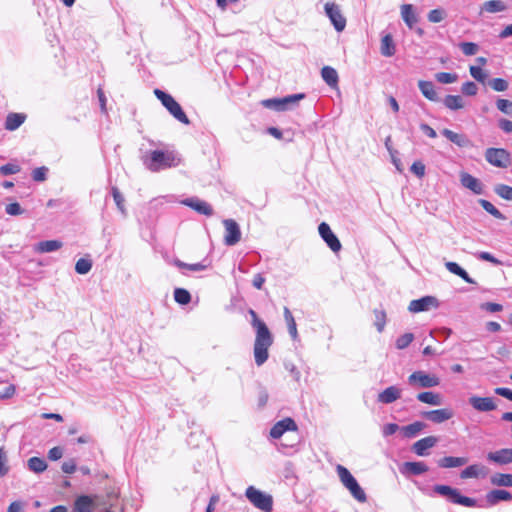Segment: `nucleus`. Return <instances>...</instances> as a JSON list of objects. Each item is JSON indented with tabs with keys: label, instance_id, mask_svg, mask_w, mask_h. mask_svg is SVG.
Masks as SVG:
<instances>
[{
	"label": "nucleus",
	"instance_id": "49",
	"mask_svg": "<svg viewBox=\"0 0 512 512\" xmlns=\"http://www.w3.org/2000/svg\"><path fill=\"white\" fill-rule=\"evenodd\" d=\"M435 79L441 84H450L457 81L458 75L456 73L439 72L435 74Z\"/></svg>",
	"mask_w": 512,
	"mask_h": 512
},
{
	"label": "nucleus",
	"instance_id": "53",
	"mask_svg": "<svg viewBox=\"0 0 512 512\" xmlns=\"http://www.w3.org/2000/svg\"><path fill=\"white\" fill-rule=\"evenodd\" d=\"M21 170L20 166L13 163H7L5 165L0 166V175L8 176L12 174L19 173Z\"/></svg>",
	"mask_w": 512,
	"mask_h": 512
},
{
	"label": "nucleus",
	"instance_id": "23",
	"mask_svg": "<svg viewBox=\"0 0 512 512\" xmlns=\"http://www.w3.org/2000/svg\"><path fill=\"white\" fill-rule=\"evenodd\" d=\"M401 397V389L397 386H389L378 394V402L382 404H391Z\"/></svg>",
	"mask_w": 512,
	"mask_h": 512
},
{
	"label": "nucleus",
	"instance_id": "11",
	"mask_svg": "<svg viewBox=\"0 0 512 512\" xmlns=\"http://www.w3.org/2000/svg\"><path fill=\"white\" fill-rule=\"evenodd\" d=\"M223 224L225 227L224 243L227 246L237 244L241 239V231L238 223L233 219H225Z\"/></svg>",
	"mask_w": 512,
	"mask_h": 512
},
{
	"label": "nucleus",
	"instance_id": "63",
	"mask_svg": "<svg viewBox=\"0 0 512 512\" xmlns=\"http://www.w3.org/2000/svg\"><path fill=\"white\" fill-rule=\"evenodd\" d=\"M61 469L66 474H72L76 471L77 465L74 459H70L62 463Z\"/></svg>",
	"mask_w": 512,
	"mask_h": 512
},
{
	"label": "nucleus",
	"instance_id": "8",
	"mask_svg": "<svg viewBox=\"0 0 512 512\" xmlns=\"http://www.w3.org/2000/svg\"><path fill=\"white\" fill-rule=\"evenodd\" d=\"M485 159L495 167L506 168L510 163V154L503 148H488Z\"/></svg>",
	"mask_w": 512,
	"mask_h": 512
},
{
	"label": "nucleus",
	"instance_id": "14",
	"mask_svg": "<svg viewBox=\"0 0 512 512\" xmlns=\"http://www.w3.org/2000/svg\"><path fill=\"white\" fill-rule=\"evenodd\" d=\"M421 416L435 424H441L450 420L454 416V412L450 408H442L437 410L424 411Z\"/></svg>",
	"mask_w": 512,
	"mask_h": 512
},
{
	"label": "nucleus",
	"instance_id": "22",
	"mask_svg": "<svg viewBox=\"0 0 512 512\" xmlns=\"http://www.w3.org/2000/svg\"><path fill=\"white\" fill-rule=\"evenodd\" d=\"M436 301L435 297L424 296L420 299L412 300L408 306V310L412 313L427 311Z\"/></svg>",
	"mask_w": 512,
	"mask_h": 512
},
{
	"label": "nucleus",
	"instance_id": "47",
	"mask_svg": "<svg viewBox=\"0 0 512 512\" xmlns=\"http://www.w3.org/2000/svg\"><path fill=\"white\" fill-rule=\"evenodd\" d=\"M92 268V261L88 258H80L75 265V271L78 274L85 275Z\"/></svg>",
	"mask_w": 512,
	"mask_h": 512
},
{
	"label": "nucleus",
	"instance_id": "32",
	"mask_svg": "<svg viewBox=\"0 0 512 512\" xmlns=\"http://www.w3.org/2000/svg\"><path fill=\"white\" fill-rule=\"evenodd\" d=\"M321 76L329 87L335 88L338 86V73L333 67L324 66L321 70Z\"/></svg>",
	"mask_w": 512,
	"mask_h": 512
},
{
	"label": "nucleus",
	"instance_id": "26",
	"mask_svg": "<svg viewBox=\"0 0 512 512\" xmlns=\"http://www.w3.org/2000/svg\"><path fill=\"white\" fill-rule=\"evenodd\" d=\"M401 17L410 29H413L418 22V17L412 4H403L401 6Z\"/></svg>",
	"mask_w": 512,
	"mask_h": 512
},
{
	"label": "nucleus",
	"instance_id": "60",
	"mask_svg": "<svg viewBox=\"0 0 512 512\" xmlns=\"http://www.w3.org/2000/svg\"><path fill=\"white\" fill-rule=\"evenodd\" d=\"M476 257L480 260H483V261H488L494 265H500L501 264V261L497 258H495L491 253L489 252H485V251H482V252H478L476 254Z\"/></svg>",
	"mask_w": 512,
	"mask_h": 512
},
{
	"label": "nucleus",
	"instance_id": "43",
	"mask_svg": "<svg viewBox=\"0 0 512 512\" xmlns=\"http://www.w3.org/2000/svg\"><path fill=\"white\" fill-rule=\"evenodd\" d=\"M284 318L287 323L288 332L292 339L295 340L298 336L297 326L291 311L287 307L284 308Z\"/></svg>",
	"mask_w": 512,
	"mask_h": 512
},
{
	"label": "nucleus",
	"instance_id": "19",
	"mask_svg": "<svg viewBox=\"0 0 512 512\" xmlns=\"http://www.w3.org/2000/svg\"><path fill=\"white\" fill-rule=\"evenodd\" d=\"M486 502L489 506H494L501 501H511L512 494L511 492L503 489H494L489 491L486 496Z\"/></svg>",
	"mask_w": 512,
	"mask_h": 512
},
{
	"label": "nucleus",
	"instance_id": "35",
	"mask_svg": "<svg viewBox=\"0 0 512 512\" xmlns=\"http://www.w3.org/2000/svg\"><path fill=\"white\" fill-rule=\"evenodd\" d=\"M426 424L421 421H415L409 425L403 426L401 428V432L406 438H414L416 437L424 428Z\"/></svg>",
	"mask_w": 512,
	"mask_h": 512
},
{
	"label": "nucleus",
	"instance_id": "16",
	"mask_svg": "<svg viewBox=\"0 0 512 512\" xmlns=\"http://www.w3.org/2000/svg\"><path fill=\"white\" fill-rule=\"evenodd\" d=\"M438 442V438L435 436H427L424 437L418 441H416L412 447L411 450L413 453H415L417 456H428L429 455V449L433 448Z\"/></svg>",
	"mask_w": 512,
	"mask_h": 512
},
{
	"label": "nucleus",
	"instance_id": "55",
	"mask_svg": "<svg viewBox=\"0 0 512 512\" xmlns=\"http://www.w3.org/2000/svg\"><path fill=\"white\" fill-rule=\"evenodd\" d=\"M496 107L502 113L512 115V102L510 100L498 99L496 101Z\"/></svg>",
	"mask_w": 512,
	"mask_h": 512
},
{
	"label": "nucleus",
	"instance_id": "27",
	"mask_svg": "<svg viewBox=\"0 0 512 512\" xmlns=\"http://www.w3.org/2000/svg\"><path fill=\"white\" fill-rule=\"evenodd\" d=\"M418 88L423 94L425 98L430 101L437 102L439 101V96L435 91V86L431 81L419 80Z\"/></svg>",
	"mask_w": 512,
	"mask_h": 512
},
{
	"label": "nucleus",
	"instance_id": "62",
	"mask_svg": "<svg viewBox=\"0 0 512 512\" xmlns=\"http://www.w3.org/2000/svg\"><path fill=\"white\" fill-rule=\"evenodd\" d=\"M410 170L417 177L422 178L424 176V174H425V165L421 161H415L411 165Z\"/></svg>",
	"mask_w": 512,
	"mask_h": 512
},
{
	"label": "nucleus",
	"instance_id": "21",
	"mask_svg": "<svg viewBox=\"0 0 512 512\" xmlns=\"http://www.w3.org/2000/svg\"><path fill=\"white\" fill-rule=\"evenodd\" d=\"M442 135L460 148L472 146L470 139L465 134L456 133L450 129H443Z\"/></svg>",
	"mask_w": 512,
	"mask_h": 512
},
{
	"label": "nucleus",
	"instance_id": "17",
	"mask_svg": "<svg viewBox=\"0 0 512 512\" xmlns=\"http://www.w3.org/2000/svg\"><path fill=\"white\" fill-rule=\"evenodd\" d=\"M460 183L464 188L471 190L476 195L484 193L483 183L467 172L460 173Z\"/></svg>",
	"mask_w": 512,
	"mask_h": 512
},
{
	"label": "nucleus",
	"instance_id": "15",
	"mask_svg": "<svg viewBox=\"0 0 512 512\" xmlns=\"http://www.w3.org/2000/svg\"><path fill=\"white\" fill-rule=\"evenodd\" d=\"M298 426L296 422L290 418H284L276 422L270 430V436L274 439H279L287 431H297Z\"/></svg>",
	"mask_w": 512,
	"mask_h": 512
},
{
	"label": "nucleus",
	"instance_id": "50",
	"mask_svg": "<svg viewBox=\"0 0 512 512\" xmlns=\"http://www.w3.org/2000/svg\"><path fill=\"white\" fill-rule=\"evenodd\" d=\"M489 86L497 92H503L508 89V82L503 78H493L488 82Z\"/></svg>",
	"mask_w": 512,
	"mask_h": 512
},
{
	"label": "nucleus",
	"instance_id": "57",
	"mask_svg": "<svg viewBox=\"0 0 512 512\" xmlns=\"http://www.w3.org/2000/svg\"><path fill=\"white\" fill-rule=\"evenodd\" d=\"M297 443H286V442H281L279 445H278V451L285 454V455H293L294 453L297 452Z\"/></svg>",
	"mask_w": 512,
	"mask_h": 512
},
{
	"label": "nucleus",
	"instance_id": "33",
	"mask_svg": "<svg viewBox=\"0 0 512 512\" xmlns=\"http://www.w3.org/2000/svg\"><path fill=\"white\" fill-rule=\"evenodd\" d=\"M62 245V242L59 240L40 241L36 244L35 251L38 253H50L60 249Z\"/></svg>",
	"mask_w": 512,
	"mask_h": 512
},
{
	"label": "nucleus",
	"instance_id": "1",
	"mask_svg": "<svg viewBox=\"0 0 512 512\" xmlns=\"http://www.w3.org/2000/svg\"><path fill=\"white\" fill-rule=\"evenodd\" d=\"M180 159L173 152H164L162 150H153L149 156L143 157V164L152 172L175 167L179 164Z\"/></svg>",
	"mask_w": 512,
	"mask_h": 512
},
{
	"label": "nucleus",
	"instance_id": "48",
	"mask_svg": "<svg viewBox=\"0 0 512 512\" xmlns=\"http://www.w3.org/2000/svg\"><path fill=\"white\" fill-rule=\"evenodd\" d=\"M414 340L413 333H405L396 339L395 346L399 350L407 348Z\"/></svg>",
	"mask_w": 512,
	"mask_h": 512
},
{
	"label": "nucleus",
	"instance_id": "40",
	"mask_svg": "<svg viewBox=\"0 0 512 512\" xmlns=\"http://www.w3.org/2000/svg\"><path fill=\"white\" fill-rule=\"evenodd\" d=\"M507 6L501 0H489L483 3L481 11L488 13H498L505 11Z\"/></svg>",
	"mask_w": 512,
	"mask_h": 512
},
{
	"label": "nucleus",
	"instance_id": "20",
	"mask_svg": "<svg viewBox=\"0 0 512 512\" xmlns=\"http://www.w3.org/2000/svg\"><path fill=\"white\" fill-rule=\"evenodd\" d=\"M428 471V466L424 462H405L400 467L403 475L418 476Z\"/></svg>",
	"mask_w": 512,
	"mask_h": 512
},
{
	"label": "nucleus",
	"instance_id": "36",
	"mask_svg": "<svg viewBox=\"0 0 512 512\" xmlns=\"http://www.w3.org/2000/svg\"><path fill=\"white\" fill-rule=\"evenodd\" d=\"M490 483L497 487H512V474L494 473L490 477Z\"/></svg>",
	"mask_w": 512,
	"mask_h": 512
},
{
	"label": "nucleus",
	"instance_id": "54",
	"mask_svg": "<svg viewBox=\"0 0 512 512\" xmlns=\"http://www.w3.org/2000/svg\"><path fill=\"white\" fill-rule=\"evenodd\" d=\"M459 47L466 56L475 55L479 48L478 45L473 42H462Z\"/></svg>",
	"mask_w": 512,
	"mask_h": 512
},
{
	"label": "nucleus",
	"instance_id": "56",
	"mask_svg": "<svg viewBox=\"0 0 512 512\" xmlns=\"http://www.w3.org/2000/svg\"><path fill=\"white\" fill-rule=\"evenodd\" d=\"M8 459L6 451L3 447L0 448V477H4L9 472V467L7 465Z\"/></svg>",
	"mask_w": 512,
	"mask_h": 512
},
{
	"label": "nucleus",
	"instance_id": "4",
	"mask_svg": "<svg viewBox=\"0 0 512 512\" xmlns=\"http://www.w3.org/2000/svg\"><path fill=\"white\" fill-rule=\"evenodd\" d=\"M433 491L440 496L446 497L450 502L465 507L477 506V501L474 498L463 496L457 488L449 485L437 484L433 487Z\"/></svg>",
	"mask_w": 512,
	"mask_h": 512
},
{
	"label": "nucleus",
	"instance_id": "39",
	"mask_svg": "<svg viewBox=\"0 0 512 512\" xmlns=\"http://www.w3.org/2000/svg\"><path fill=\"white\" fill-rule=\"evenodd\" d=\"M27 467L34 473H42L47 469V463L43 458L33 456L28 459Z\"/></svg>",
	"mask_w": 512,
	"mask_h": 512
},
{
	"label": "nucleus",
	"instance_id": "51",
	"mask_svg": "<svg viewBox=\"0 0 512 512\" xmlns=\"http://www.w3.org/2000/svg\"><path fill=\"white\" fill-rule=\"evenodd\" d=\"M445 17L446 12L441 8L433 9L427 15L428 20L432 23H439L444 20Z\"/></svg>",
	"mask_w": 512,
	"mask_h": 512
},
{
	"label": "nucleus",
	"instance_id": "7",
	"mask_svg": "<svg viewBox=\"0 0 512 512\" xmlns=\"http://www.w3.org/2000/svg\"><path fill=\"white\" fill-rule=\"evenodd\" d=\"M408 384L416 388H432L440 384V379L425 371H415L408 377Z\"/></svg>",
	"mask_w": 512,
	"mask_h": 512
},
{
	"label": "nucleus",
	"instance_id": "13",
	"mask_svg": "<svg viewBox=\"0 0 512 512\" xmlns=\"http://www.w3.org/2000/svg\"><path fill=\"white\" fill-rule=\"evenodd\" d=\"M183 205L193 209L197 213L205 216H212L214 214V210L212 206L204 201L199 199L198 197H190L186 198L181 202Z\"/></svg>",
	"mask_w": 512,
	"mask_h": 512
},
{
	"label": "nucleus",
	"instance_id": "52",
	"mask_svg": "<svg viewBox=\"0 0 512 512\" xmlns=\"http://www.w3.org/2000/svg\"><path fill=\"white\" fill-rule=\"evenodd\" d=\"M48 171L49 169L46 166L35 168L31 174L32 179L35 182H43L47 179Z\"/></svg>",
	"mask_w": 512,
	"mask_h": 512
},
{
	"label": "nucleus",
	"instance_id": "25",
	"mask_svg": "<svg viewBox=\"0 0 512 512\" xmlns=\"http://www.w3.org/2000/svg\"><path fill=\"white\" fill-rule=\"evenodd\" d=\"M26 120V114L11 112L6 116L4 128L8 131L17 130Z\"/></svg>",
	"mask_w": 512,
	"mask_h": 512
},
{
	"label": "nucleus",
	"instance_id": "31",
	"mask_svg": "<svg viewBox=\"0 0 512 512\" xmlns=\"http://www.w3.org/2000/svg\"><path fill=\"white\" fill-rule=\"evenodd\" d=\"M446 269L469 284H475V281L469 276V274L456 262L448 261L445 263Z\"/></svg>",
	"mask_w": 512,
	"mask_h": 512
},
{
	"label": "nucleus",
	"instance_id": "44",
	"mask_svg": "<svg viewBox=\"0 0 512 512\" xmlns=\"http://www.w3.org/2000/svg\"><path fill=\"white\" fill-rule=\"evenodd\" d=\"M479 204L487 213L491 214L495 218L500 220L506 219L505 215L488 200L480 199Z\"/></svg>",
	"mask_w": 512,
	"mask_h": 512
},
{
	"label": "nucleus",
	"instance_id": "41",
	"mask_svg": "<svg viewBox=\"0 0 512 512\" xmlns=\"http://www.w3.org/2000/svg\"><path fill=\"white\" fill-rule=\"evenodd\" d=\"M446 108L456 111L464 107L463 98L459 95H447L443 101Z\"/></svg>",
	"mask_w": 512,
	"mask_h": 512
},
{
	"label": "nucleus",
	"instance_id": "46",
	"mask_svg": "<svg viewBox=\"0 0 512 512\" xmlns=\"http://www.w3.org/2000/svg\"><path fill=\"white\" fill-rule=\"evenodd\" d=\"M494 192L505 200L512 201V187L506 184H497L494 187Z\"/></svg>",
	"mask_w": 512,
	"mask_h": 512
},
{
	"label": "nucleus",
	"instance_id": "30",
	"mask_svg": "<svg viewBox=\"0 0 512 512\" xmlns=\"http://www.w3.org/2000/svg\"><path fill=\"white\" fill-rule=\"evenodd\" d=\"M468 462L466 457L445 456L438 460L437 464L441 468H456L465 465Z\"/></svg>",
	"mask_w": 512,
	"mask_h": 512
},
{
	"label": "nucleus",
	"instance_id": "18",
	"mask_svg": "<svg viewBox=\"0 0 512 512\" xmlns=\"http://www.w3.org/2000/svg\"><path fill=\"white\" fill-rule=\"evenodd\" d=\"M487 459L499 465L512 463V448H503L487 454Z\"/></svg>",
	"mask_w": 512,
	"mask_h": 512
},
{
	"label": "nucleus",
	"instance_id": "5",
	"mask_svg": "<svg viewBox=\"0 0 512 512\" xmlns=\"http://www.w3.org/2000/svg\"><path fill=\"white\" fill-rule=\"evenodd\" d=\"M306 95L304 93H297L288 95L282 98H270L261 101V104L268 109H272L278 112L292 110L296 107L300 100L304 99Z\"/></svg>",
	"mask_w": 512,
	"mask_h": 512
},
{
	"label": "nucleus",
	"instance_id": "10",
	"mask_svg": "<svg viewBox=\"0 0 512 512\" xmlns=\"http://www.w3.org/2000/svg\"><path fill=\"white\" fill-rule=\"evenodd\" d=\"M318 232L323 241L333 252H339L342 248L341 242L338 237L331 230L326 222H322L318 226Z\"/></svg>",
	"mask_w": 512,
	"mask_h": 512
},
{
	"label": "nucleus",
	"instance_id": "28",
	"mask_svg": "<svg viewBox=\"0 0 512 512\" xmlns=\"http://www.w3.org/2000/svg\"><path fill=\"white\" fill-rule=\"evenodd\" d=\"M417 400L432 406H440L443 403V397L439 393L432 391L421 392L417 395Z\"/></svg>",
	"mask_w": 512,
	"mask_h": 512
},
{
	"label": "nucleus",
	"instance_id": "9",
	"mask_svg": "<svg viewBox=\"0 0 512 512\" xmlns=\"http://www.w3.org/2000/svg\"><path fill=\"white\" fill-rule=\"evenodd\" d=\"M324 9L335 30L338 32L343 31L346 27V19L342 15L339 5L333 2H328L325 4Z\"/></svg>",
	"mask_w": 512,
	"mask_h": 512
},
{
	"label": "nucleus",
	"instance_id": "58",
	"mask_svg": "<svg viewBox=\"0 0 512 512\" xmlns=\"http://www.w3.org/2000/svg\"><path fill=\"white\" fill-rule=\"evenodd\" d=\"M461 91L464 95L475 96L478 92V87L474 82L467 81V82L463 83V85L461 87Z\"/></svg>",
	"mask_w": 512,
	"mask_h": 512
},
{
	"label": "nucleus",
	"instance_id": "37",
	"mask_svg": "<svg viewBox=\"0 0 512 512\" xmlns=\"http://www.w3.org/2000/svg\"><path fill=\"white\" fill-rule=\"evenodd\" d=\"M381 54L385 57H391L395 54L396 48L393 41V38L390 34H386L381 39Z\"/></svg>",
	"mask_w": 512,
	"mask_h": 512
},
{
	"label": "nucleus",
	"instance_id": "6",
	"mask_svg": "<svg viewBox=\"0 0 512 512\" xmlns=\"http://www.w3.org/2000/svg\"><path fill=\"white\" fill-rule=\"evenodd\" d=\"M273 343V337L267 325L258 319V366L264 364L268 357V348Z\"/></svg>",
	"mask_w": 512,
	"mask_h": 512
},
{
	"label": "nucleus",
	"instance_id": "38",
	"mask_svg": "<svg viewBox=\"0 0 512 512\" xmlns=\"http://www.w3.org/2000/svg\"><path fill=\"white\" fill-rule=\"evenodd\" d=\"M273 497L270 494L258 490V510L272 512Z\"/></svg>",
	"mask_w": 512,
	"mask_h": 512
},
{
	"label": "nucleus",
	"instance_id": "61",
	"mask_svg": "<svg viewBox=\"0 0 512 512\" xmlns=\"http://www.w3.org/2000/svg\"><path fill=\"white\" fill-rule=\"evenodd\" d=\"M6 213L12 216L21 215L24 210L18 202L10 203L6 206Z\"/></svg>",
	"mask_w": 512,
	"mask_h": 512
},
{
	"label": "nucleus",
	"instance_id": "12",
	"mask_svg": "<svg viewBox=\"0 0 512 512\" xmlns=\"http://www.w3.org/2000/svg\"><path fill=\"white\" fill-rule=\"evenodd\" d=\"M468 403L478 412H490L497 408L495 399L492 397H480L473 395L469 397Z\"/></svg>",
	"mask_w": 512,
	"mask_h": 512
},
{
	"label": "nucleus",
	"instance_id": "3",
	"mask_svg": "<svg viewBox=\"0 0 512 512\" xmlns=\"http://www.w3.org/2000/svg\"><path fill=\"white\" fill-rule=\"evenodd\" d=\"M154 94L175 119H177L182 124H190V120L183 111L182 107L170 94L158 88L154 90Z\"/></svg>",
	"mask_w": 512,
	"mask_h": 512
},
{
	"label": "nucleus",
	"instance_id": "34",
	"mask_svg": "<svg viewBox=\"0 0 512 512\" xmlns=\"http://www.w3.org/2000/svg\"><path fill=\"white\" fill-rule=\"evenodd\" d=\"M173 264L179 269H187L193 272L206 270L210 266V262H208L207 259L194 264H188L179 259H175Z\"/></svg>",
	"mask_w": 512,
	"mask_h": 512
},
{
	"label": "nucleus",
	"instance_id": "64",
	"mask_svg": "<svg viewBox=\"0 0 512 512\" xmlns=\"http://www.w3.org/2000/svg\"><path fill=\"white\" fill-rule=\"evenodd\" d=\"M499 128L505 133H512V121L502 118L498 121Z\"/></svg>",
	"mask_w": 512,
	"mask_h": 512
},
{
	"label": "nucleus",
	"instance_id": "59",
	"mask_svg": "<svg viewBox=\"0 0 512 512\" xmlns=\"http://www.w3.org/2000/svg\"><path fill=\"white\" fill-rule=\"evenodd\" d=\"M469 71L471 76L478 82L483 83L487 77L486 73L478 66H470Z\"/></svg>",
	"mask_w": 512,
	"mask_h": 512
},
{
	"label": "nucleus",
	"instance_id": "45",
	"mask_svg": "<svg viewBox=\"0 0 512 512\" xmlns=\"http://www.w3.org/2000/svg\"><path fill=\"white\" fill-rule=\"evenodd\" d=\"M174 299L181 305H187L191 301V294L184 288H176L174 290Z\"/></svg>",
	"mask_w": 512,
	"mask_h": 512
},
{
	"label": "nucleus",
	"instance_id": "42",
	"mask_svg": "<svg viewBox=\"0 0 512 512\" xmlns=\"http://www.w3.org/2000/svg\"><path fill=\"white\" fill-rule=\"evenodd\" d=\"M111 194H112L114 202H115L118 210L120 211V213L123 216H126L127 215V210L125 208V198L122 195V193L120 192V190L116 186H113L111 188Z\"/></svg>",
	"mask_w": 512,
	"mask_h": 512
},
{
	"label": "nucleus",
	"instance_id": "29",
	"mask_svg": "<svg viewBox=\"0 0 512 512\" xmlns=\"http://www.w3.org/2000/svg\"><path fill=\"white\" fill-rule=\"evenodd\" d=\"M94 502L90 496H79L74 502V512H93Z\"/></svg>",
	"mask_w": 512,
	"mask_h": 512
},
{
	"label": "nucleus",
	"instance_id": "24",
	"mask_svg": "<svg viewBox=\"0 0 512 512\" xmlns=\"http://www.w3.org/2000/svg\"><path fill=\"white\" fill-rule=\"evenodd\" d=\"M488 474V469L481 464H472L461 471L460 477L462 479L485 477Z\"/></svg>",
	"mask_w": 512,
	"mask_h": 512
},
{
	"label": "nucleus",
	"instance_id": "2",
	"mask_svg": "<svg viewBox=\"0 0 512 512\" xmlns=\"http://www.w3.org/2000/svg\"><path fill=\"white\" fill-rule=\"evenodd\" d=\"M336 471L341 483L350 492L352 497L360 503L366 502V493L350 471L342 465H337Z\"/></svg>",
	"mask_w": 512,
	"mask_h": 512
}]
</instances>
